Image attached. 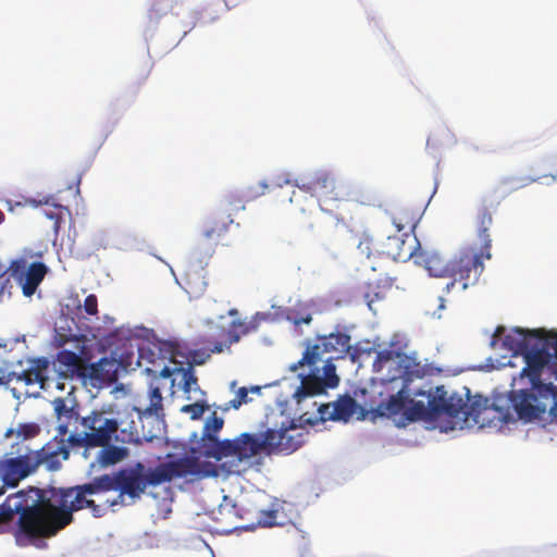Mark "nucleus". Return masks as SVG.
Here are the masks:
<instances>
[{"label":"nucleus","mask_w":557,"mask_h":557,"mask_svg":"<svg viewBox=\"0 0 557 557\" xmlns=\"http://www.w3.org/2000/svg\"><path fill=\"white\" fill-rule=\"evenodd\" d=\"M505 331L506 329L503 325L496 327L491 341V346L493 348L496 347L497 343L503 339V337L505 336Z\"/></svg>","instance_id":"obj_46"},{"label":"nucleus","mask_w":557,"mask_h":557,"mask_svg":"<svg viewBox=\"0 0 557 557\" xmlns=\"http://www.w3.org/2000/svg\"><path fill=\"white\" fill-rule=\"evenodd\" d=\"M208 409L209 406L206 404V401H196L194 404L183 406L181 411L188 414L191 420H198Z\"/></svg>","instance_id":"obj_41"},{"label":"nucleus","mask_w":557,"mask_h":557,"mask_svg":"<svg viewBox=\"0 0 557 557\" xmlns=\"http://www.w3.org/2000/svg\"><path fill=\"white\" fill-rule=\"evenodd\" d=\"M493 223V216L490 209L485 206L479 209L476 216V233L478 237L482 240L481 247L484 248L485 260L492 258V239L488 230Z\"/></svg>","instance_id":"obj_24"},{"label":"nucleus","mask_w":557,"mask_h":557,"mask_svg":"<svg viewBox=\"0 0 557 557\" xmlns=\"http://www.w3.org/2000/svg\"><path fill=\"white\" fill-rule=\"evenodd\" d=\"M228 314H230V315H235V314H237V310H236V309H231V310L228 311Z\"/></svg>","instance_id":"obj_55"},{"label":"nucleus","mask_w":557,"mask_h":557,"mask_svg":"<svg viewBox=\"0 0 557 557\" xmlns=\"http://www.w3.org/2000/svg\"><path fill=\"white\" fill-rule=\"evenodd\" d=\"M318 343L313 345H307L302 358L294 366L292 370H297L298 367L308 366L309 368H315L317 363L322 360L324 354H330V359H344L350 351V336L345 332H333L329 335L318 336Z\"/></svg>","instance_id":"obj_9"},{"label":"nucleus","mask_w":557,"mask_h":557,"mask_svg":"<svg viewBox=\"0 0 557 557\" xmlns=\"http://www.w3.org/2000/svg\"><path fill=\"white\" fill-rule=\"evenodd\" d=\"M417 395H426L428 404L425 405L421 400L414 401L409 398L408 403H410L411 406L405 411L408 420L416 421L422 419L434 420L441 417L448 418V411L451 410V407L447 406L448 392L443 385L437 386L433 392H419Z\"/></svg>","instance_id":"obj_13"},{"label":"nucleus","mask_w":557,"mask_h":557,"mask_svg":"<svg viewBox=\"0 0 557 557\" xmlns=\"http://www.w3.org/2000/svg\"><path fill=\"white\" fill-rule=\"evenodd\" d=\"M86 484L87 491L91 492L94 495L109 491H117V473L115 475L102 474L100 476H96L92 481Z\"/></svg>","instance_id":"obj_31"},{"label":"nucleus","mask_w":557,"mask_h":557,"mask_svg":"<svg viewBox=\"0 0 557 557\" xmlns=\"http://www.w3.org/2000/svg\"><path fill=\"white\" fill-rule=\"evenodd\" d=\"M409 395L405 388L399 389L396 394L391 395L387 401L381 403L376 409L379 416L392 417L399 414L406 408Z\"/></svg>","instance_id":"obj_28"},{"label":"nucleus","mask_w":557,"mask_h":557,"mask_svg":"<svg viewBox=\"0 0 557 557\" xmlns=\"http://www.w3.org/2000/svg\"><path fill=\"white\" fill-rule=\"evenodd\" d=\"M539 345L523 354L525 366L520 380L528 381L529 388L512 392L510 403L519 419L531 421L545 412L557 419V369L552 359H557V333L545 330L530 332Z\"/></svg>","instance_id":"obj_2"},{"label":"nucleus","mask_w":557,"mask_h":557,"mask_svg":"<svg viewBox=\"0 0 557 557\" xmlns=\"http://www.w3.org/2000/svg\"><path fill=\"white\" fill-rule=\"evenodd\" d=\"M186 290L191 295H200L207 286L203 276H200L197 271H188L186 273Z\"/></svg>","instance_id":"obj_37"},{"label":"nucleus","mask_w":557,"mask_h":557,"mask_svg":"<svg viewBox=\"0 0 557 557\" xmlns=\"http://www.w3.org/2000/svg\"><path fill=\"white\" fill-rule=\"evenodd\" d=\"M267 187H268V186H267L265 184H262V191H261V194H263V193H264V189H265Z\"/></svg>","instance_id":"obj_58"},{"label":"nucleus","mask_w":557,"mask_h":557,"mask_svg":"<svg viewBox=\"0 0 557 557\" xmlns=\"http://www.w3.org/2000/svg\"><path fill=\"white\" fill-rule=\"evenodd\" d=\"M157 346L159 349V355L162 359H166L173 363L183 364V361L177 360V357L181 355L180 345L177 343L163 341L159 342Z\"/></svg>","instance_id":"obj_36"},{"label":"nucleus","mask_w":557,"mask_h":557,"mask_svg":"<svg viewBox=\"0 0 557 557\" xmlns=\"http://www.w3.org/2000/svg\"><path fill=\"white\" fill-rule=\"evenodd\" d=\"M28 368L16 374V380L26 385L38 384L45 388L49 381L50 360L47 357H36L28 360Z\"/></svg>","instance_id":"obj_18"},{"label":"nucleus","mask_w":557,"mask_h":557,"mask_svg":"<svg viewBox=\"0 0 557 557\" xmlns=\"http://www.w3.org/2000/svg\"><path fill=\"white\" fill-rule=\"evenodd\" d=\"M115 377V369L112 360L101 358L99 361L86 363L84 379L99 382H112Z\"/></svg>","instance_id":"obj_26"},{"label":"nucleus","mask_w":557,"mask_h":557,"mask_svg":"<svg viewBox=\"0 0 557 557\" xmlns=\"http://www.w3.org/2000/svg\"><path fill=\"white\" fill-rule=\"evenodd\" d=\"M440 299H441V306H440V308H444V304H443V302H444V299H443V298H440Z\"/></svg>","instance_id":"obj_59"},{"label":"nucleus","mask_w":557,"mask_h":557,"mask_svg":"<svg viewBox=\"0 0 557 557\" xmlns=\"http://www.w3.org/2000/svg\"><path fill=\"white\" fill-rule=\"evenodd\" d=\"M292 320L295 325H300L302 323L309 324L311 322L312 318L310 314H306V315L294 317Z\"/></svg>","instance_id":"obj_47"},{"label":"nucleus","mask_w":557,"mask_h":557,"mask_svg":"<svg viewBox=\"0 0 557 557\" xmlns=\"http://www.w3.org/2000/svg\"><path fill=\"white\" fill-rule=\"evenodd\" d=\"M8 272L22 288L23 295L32 297L47 275L48 267L40 261L28 264L26 259L18 258L10 262Z\"/></svg>","instance_id":"obj_14"},{"label":"nucleus","mask_w":557,"mask_h":557,"mask_svg":"<svg viewBox=\"0 0 557 557\" xmlns=\"http://www.w3.org/2000/svg\"><path fill=\"white\" fill-rule=\"evenodd\" d=\"M299 190L315 197L320 205L330 201H339L348 196L346 186L326 171H317L310 175L295 181Z\"/></svg>","instance_id":"obj_12"},{"label":"nucleus","mask_w":557,"mask_h":557,"mask_svg":"<svg viewBox=\"0 0 557 557\" xmlns=\"http://www.w3.org/2000/svg\"><path fill=\"white\" fill-rule=\"evenodd\" d=\"M11 288L12 285L10 283V278L4 280L0 288V296H4L5 294L11 296Z\"/></svg>","instance_id":"obj_48"},{"label":"nucleus","mask_w":557,"mask_h":557,"mask_svg":"<svg viewBox=\"0 0 557 557\" xmlns=\"http://www.w3.org/2000/svg\"><path fill=\"white\" fill-rule=\"evenodd\" d=\"M84 311L89 315H96L98 313V298L96 295H88L83 305Z\"/></svg>","instance_id":"obj_45"},{"label":"nucleus","mask_w":557,"mask_h":557,"mask_svg":"<svg viewBox=\"0 0 557 557\" xmlns=\"http://www.w3.org/2000/svg\"><path fill=\"white\" fill-rule=\"evenodd\" d=\"M234 220L232 213H215L206 224L200 238L198 239L196 249L198 253H203L210 258L218 244L228 232V227Z\"/></svg>","instance_id":"obj_16"},{"label":"nucleus","mask_w":557,"mask_h":557,"mask_svg":"<svg viewBox=\"0 0 557 557\" xmlns=\"http://www.w3.org/2000/svg\"><path fill=\"white\" fill-rule=\"evenodd\" d=\"M47 492L29 486L9 495L2 504L4 519L18 515L14 536L21 546L52 537L51 500Z\"/></svg>","instance_id":"obj_3"},{"label":"nucleus","mask_w":557,"mask_h":557,"mask_svg":"<svg viewBox=\"0 0 557 557\" xmlns=\"http://www.w3.org/2000/svg\"><path fill=\"white\" fill-rule=\"evenodd\" d=\"M40 433V426L35 422L21 423L16 429H9L5 431L4 436L11 437L16 435L22 440H29L36 437Z\"/></svg>","instance_id":"obj_34"},{"label":"nucleus","mask_w":557,"mask_h":557,"mask_svg":"<svg viewBox=\"0 0 557 557\" xmlns=\"http://www.w3.org/2000/svg\"><path fill=\"white\" fill-rule=\"evenodd\" d=\"M413 261L416 264L424 267V269L432 276H436V277L449 276L450 261L447 262L436 251L422 250L420 248L417 250Z\"/></svg>","instance_id":"obj_21"},{"label":"nucleus","mask_w":557,"mask_h":557,"mask_svg":"<svg viewBox=\"0 0 557 557\" xmlns=\"http://www.w3.org/2000/svg\"><path fill=\"white\" fill-rule=\"evenodd\" d=\"M418 249H420V243L417 237L412 233L404 232L387 236L377 255L385 265L387 260L405 262L413 259Z\"/></svg>","instance_id":"obj_15"},{"label":"nucleus","mask_w":557,"mask_h":557,"mask_svg":"<svg viewBox=\"0 0 557 557\" xmlns=\"http://www.w3.org/2000/svg\"><path fill=\"white\" fill-rule=\"evenodd\" d=\"M333 359L327 358L325 361V364L323 367L324 370V377L322 381L326 384L327 387H335L337 386L339 379L336 375V368L332 362Z\"/></svg>","instance_id":"obj_42"},{"label":"nucleus","mask_w":557,"mask_h":557,"mask_svg":"<svg viewBox=\"0 0 557 557\" xmlns=\"http://www.w3.org/2000/svg\"><path fill=\"white\" fill-rule=\"evenodd\" d=\"M154 468L146 469L145 465L137 462L134 467L117 472V491L116 498L106 500V507L124 505V496H128L133 500L139 498L145 493L148 485L157 486L160 483H153L151 475Z\"/></svg>","instance_id":"obj_10"},{"label":"nucleus","mask_w":557,"mask_h":557,"mask_svg":"<svg viewBox=\"0 0 557 557\" xmlns=\"http://www.w3.org/2000/svg\"><path fill=\"white\" fill-rule=\"evenodd\" d=\"M376 272H379L376 275L368 277L366 281L364 298L370 308L372 302L383 299L393 286V278L387 275L382 262L379 263Z\"/></svg>","instance_id":"obj_20"},{"label":"nucleus","mask_w":557,"mask_h":557,"mask_svg":"<svg viewBox=\"0 0 557 557\" xmlns=\"http://www.w3.org/2000/svg\"><path fill=\"white\" fill-rule=\"evenodd\" d=\"M325 387L327 386L322 381L321 377H318L315 375H308L302 379L301 385L295 392L294 397L297 399L298 403H300L304 398L308 396L322 394Z\"/></svg>","instance_id":"obj_29"},{"label":"nucleus","mask_w":557,"mask_h":557,"mask_svg":"<svg viewBox=\"0 0 557 557\" xmlns=\"http://www.w3.org/2000/svg\"><path fill=\"white\" fill-rule=\"evenodd\" d=\"M197 454L190 450V455L159 463L151 475L152 482L163 484L177 479L199 481L219 476L222 472L220 465L202 461Z\"/></svg>","instance_id":"obj_7"},{"label":"nucleus","mask_w":557,"mask_h":557,"mask_svg":"<svg viewBox=\"0 0 557 557\" xmlns=\"http://www.w3.org/2000/svg\"><path fill=\"white\" fill-rule=\"evenodd\" d=\"M4 221V213L0 210V224Z\"/></svg>","instance_id":"obj_56"},{"label":"nucleus","mask_w":557,"mask_h":557,"mask_svg":"<svg viewBox=\"0 0 557 557\" xmlns=\"http://www.w3.org/2000/svg\"><path fill=\"white\" fill-rule=\"evenodd\" d=\"M42 213L46 218L51 220L53 222L52 228L55 234H58L61 224L64 221V216L66 213H69V210L66 207L55 203H48L46 202L45 207L42 208Z\"/></svg>","instance_id":"obj_33"},{"label":"nucleus","mask_w":557,"mask_h":557,"mask_svg":"<svg viewBox=\"0 0 557 557\" xmlns=\"http://www.w3.org/2000/svg\"><path fill=\"white\" fill-rule=\"evenodd\" d=\"M87 484L71 486L67 488H59L51 491V518H52V536L57 535L61 530L73 521V512L85 508H89L96 518L104 516L107 509L106 502L98 505L89 496L91 492L87 491Z\"/></svg>","instance_id":"obj_6"},{"label":"nucleus","mask_w":557,"mask_h":557,"mask_svg":"<svg viewBox=\"0 0 557 557\" xmlns=\"http://www.w3.org/2000/svg\"><path fill=\"white\" fill-rule=\"evenodd\" d=\"M358 408L357 401L349 395L338 397L337 400L319 406V414L322 421L347 422Z\"/></svg>","instance_id":"obj_17"},{"label":"nucleus","mask_w":557,"mask_h":557,"mask_svg":"<svg viewBox=\"0 0 557 557\" xmlns=\"http://www.w3.org/2000/svg\"><path fill=\"white\" fill-rule=\"evenodd\" d=\"M66 342H67V338H61V339L59 341V346L64 345Z\"/></svg>","instance_id":"obj_54"},{"label":"nucleus","mask_w":557,"mask_h":557,"mask_svg":"<svg viewBox=\"0 0 557 557\" xmlns=\"http://www.w3.org/2000/svg\"><path fill=\"white\" fill-rule=\"evenodd\" d=\"M447 406L451 407L448 411V418L454 420L455 423H469L484 425L485 421L497 419L503 423H508L512 420L509 409L504 410L498 406H488L487 399H474L470 401L469 395L463 399L461 395L456 392L448 393Z\"/></svg>","instance_id":"obj_8"},{"label":"nucleus","mask_w":557,"mask_h":557,"mask_svg":"<svg viewBox=\"0 0 557 557\" xmlns=\"http://www.w3.org/2000/svg\"><path fill=\"white\" fill-rule=\"evenodd\" d=\"M258 329L257 321H250L249 323L243 321H233L230 331V342L237 343L243 335L253 332Z\"/></svg>","instance_id":"obj_35"},{"label":"nucleus","mask_w":557,"mask_h":557,"mask_svg":"<svg viewBox=\"0 0 557 557\" xmlns=\"http://www.w3.org/2000/svg\"><path fill=\"white\" fill-rule=\"evenodd\" d=\"M163 398L159 387H150L149 406L145 409L148 416H159L163 411Z\"/></svg>","instance_id":"obj_38"},{"label":"nucleus","mask_w":557,"mask_h":557,"mask_svg":"<svg viewBox=\"0 0 557 557\" xmlns=\"http://www.w3.org/2000/svg\"><path fill=\"white\" fill-rule=\"evenodd\" d=\"M248 400V389L246 387H240L236 392L235 397L225 404V406L220 407V409L223 411H226L230 408L238 409L243 404H247Z\"/></svg>","instance_id":"obj_43"},{"label":"nucleus","mask_w":557,"mask_h":557,"mask_svg":"<svg viewBox=\"0 0 557 557\" xmlns=\"http://www.w3.org/2000/svg\"><path fill=\"white\" fill-rule=\"evenodd\" d=\"M223 351V344L221 342L212 343V346L194 349L188 352L187 363L193 367L194 364H203L211 354H220Z\"/></svg>","instance_id":"obj_30"},{"label":"nucleus","mask_w":557,"mask_h":557,"mask_svg":"<svg viewBox=\"0 0 557 557\" xmlns=\"http://www.w3.org/2000/svg\"><path fill=\"white\" fill-rule=\"evenodd\" d=\"M245 209V203L242 197L235 194H227L221 202V213L237 212Z\"/></svg>","instance_id":"obj_40"},{"label":"nucleus","mask_w":557,"mask_h":557,"mask_svg":"<svg viewBox=\"0 0 557 557\" xmlns=\"http://www.w3.org/2000/svg\"><path fill=\"white\" fill-rule=\"evenodd\" d=\"M54 414L59 422V435L65 436L69 433V428L73 422H81L78 412L73 405H69L67 400L61 397L52 401Z\"/></svg>","instance_id":"obj_22"},{"label":"nucleus","mask_w":557,"mask_h":557,"mask_svg":"<svg viewBox=\"0 0 557 557\" xmlns=\"http://www.w3.org/2000/svg\"><path fill=\"white\" fill-rule=\"evenodd\" d=\"M357 250L360 256L364 257L361 263L363 271L376 272L379 263L381 262L377 251H380L381 248L379 249L374 245L373 238L368 234H363L357 246ZM382 263L384 264V261H382Z\"/></svg>","instance_id":"obj_23"},{"label":"nucleus","mask_w":557,"mask_h":557,"mask_svg":"<svg viewBox=\"0 0 557 557\" xmlns=\"http://www.w3.org/2000/svg\"><path fill=\"white\" fill-rule=\"evenodd\" d=\"M171 370L169 367L164 366L161 370H160V375L162 377H169L171 375Z\"/></svg>","instance_id":"obj_50"},{"label":"nucleus","mask_w":557,"mask_h":557,"mask_svg":"<svg viewBox=\"0 0 557 557\" xmlns=\"http://www.w3.org/2000/svg\"><path fill=\"white\" fill-rule=\"evenodd\" d=\"M9 522L8 519H4V509H2V505L0 506V523Z\"/></svg>","instance_id":"obj_51"},{"label":"nucleus","mask_w":557,"mask_h":557,"mask_svg":"<svg viewBox=\"0 0 557 557\" xmlns=\"http://www.w3.org/2000/svg\"><path fill=\"white\" fill-rule=\"evenodd\" d=\"M530 332L519 327L513 329L511 334L503 337V348L511 351L513 355L520 354L523 357V354L532 348L529 347L528 339L529 337H534V335Z\"/></svg>","instance_id":"obj_25"},{"label":"nucleus","mask_w":557,"mask_h":557,"mask_svg":"<svg viewBox=\"0 0 557 557\" xmlns=\"http://www.w3.org/2000/svg\"><path fill=\"white\" fill-rule=\"evenodd\" d=\"M400 354L398 351L392 349H383L377 352L376 358L374 360V367H379L382 369L387 362L399 358Z\"/></svg>","instance_id":"obj_44"},{"label":"nucleus","mask_w":557,"mask_h":557,"mask_svg":"<svg viewBox=\"0 0 557 557\" xmlns=\"http://www.w3.org/2000/svg\"><path fill=\"white\" fill-rule=\"evenodd\" d=\"M265 516H267V519L263 520V524L269 525V527L273 525L274 524L273 520L275 518V511H273V510L267 511Z\"/></svg>","instance_id":"obj_49"},{"label":"nucleus","mask_w":557,"mask_h":557,"mask_svg":"<svg viewBox=\"0 0 557 557\" xmlns=\"http://www.w3.org/2000/svg\"><path fill=\"white\" fill-rule=\"evenodd\" d=\"M224 425V420L212 412L207 419L200 440L193 453L213 458L220 463L221 471L226 475L244 473L251 458L260 455H289L305 443L306 432L293 421L284 419L277 422L272 416H267L258 432H244L230 440H220L218 434Z\"/></svg>","instance_id":"obj_1"},{"label":"nucleus","mask_w":557,"mask_h":557,"mask_svg":"<svg viewBox=\"0 0 557 557\" xmlns=\"http://www.w3.org/2000/svg\"><path fill=\"white\" fill-rule=\"evenodd\" d=\"M180 372L182 373V389L184 393L189 394L193 389L199 391L198 379L193 367L181 368Z\"/></svg>","instance_id":"obj_39"},{"label":"nucleus","mask_w":557,"mask_h":557,"mask_svg":"<svg viewBox=\"0 0 557 557\" xmlns=\"http://www.w3.org/2000/svg\"><path fill=\"white\" fill-rule=\"evenodd\" d=\"M55 361L59 364V373L61 377L72 379L79 377L84 379L86 361L76 352L67 349L58 351Z\"/></svg>","instance_id":"obj_19"},{"label":"nucleus","mask_w":557,"mask_h":557,"mask_svg":"<svg viewBox=\"0 0 557 557\" xmlns=\"http://www.w3.org/2000/svg\"><path fill=\"white\" fill-rule=\"evenodd\" d=\"M8 272V268L0 261V277Z\"/></svg>","instance_id":"obj_52"},{"label":"nucleus","mask_w":557,"mask_h":557,"mask_svg":"<svg viewBox=\"0 0 557 557\" xmlns=\"http://www.w3.org/2000/svg\"><path fill=\"white\" fill-rule=\"evenodd\" d=\"M79 423L82 430L75 429L67 436V442L73 447H107L113 441L128 444L140 442L137 431L121 430L119 435V421L114 418H109L106 412L100 410H92L86 417L81 418Z\"/></svg>","instance_id":"obj_5"},{"label":"nucleus","mask_w":557,"mask_h":557,"mask_svg":"<svg viewBox=\"0 0 557 557\" xmlns=\"http://www.w3.org/2000/svg\"><path fill=\"white\" fill-rule=\"evenodd\" d=\"M543 177H549L552 183H555L557 181V174L544 175Z\"/></svg>","instance_id":"obj_53"},{"label":"nucleus","mask_w":557,"mask_h":557,"mask_svg":"<svg viewBox=\"0 0 557 557\" xmlns=\"http://www.w3.org/2000/svg\"><path fill=\"white\" fill-rule=\"evenodd\" d=\"M484 248L482 247L479 252L472 247L461 249L450 260L449 276L453 277V281L446 285V288L449 289L456 283L461 285V289L475 284L484 270Z\"/></svg>","instance_id":"obj_11"},{"label":"nucleus","mask_w":557,"mask_h":557,"mask_svg":"<svg viewBox=\"0 0 557 557\" xmlns=\"http://www.w3.org/2000/svg\"><path fill=\"white\" fill-rule=\"evenodd\" d=\"M391 214L392 221L399 233L407 231L411 233L419 220L418 211L404 205L395 207Z\"/></svg>","instance_id":"obj_27"},{"label":"nucleus","mask_w":557,"mask_h":557,"mask_svg":"<svg viewBox=\"0 0 557 557\" xmlns=\"http://www.w3.org/2000/svg\"><path fill=\"white\" fill-rule=\"evenodd\" d=\"M4 493L3 487H0V495Z\"/></svg>","instance_id":"obj_60"},{"label":"nucleus","mask_w":557,"mask_h":557,"mask_svg":"<svg viewBox=\"0 0 557 557\" xmlns=\"http://www.w3.org/2000/svg\"><path fill=\"white\" fill-rule=\"evenodd\" d=\"M253 392L258 393L260 391V387L256 386L252 388Z\"/></svg>","instance_id":"obj_57"},{"label":"nucleus","mask_w":557,"mask_h":557,"mask_svg":"<svg viewBox=\"0 0 557 557\" xmlns=\"http://www.w3.org/2000/svg\"><path fill=\"white\" fill-rule=\"evenodd\" d=\"M101 448L102 449L98 453L97 456V460L101 466L115 465L126 456V450L124 448L113 446L111 444Z\"/></svg>","instance_id":"obj_32"},{"label":"nucleus","mask_w":557,"mask_h":557,"mask_svg":"<svg viewBox=\"0 0 557 557\" xmlns=\"http://www.w3.org/2000/svg\"><path fill=\"white\" fill-rule=\"evenodd\" d=\"M11 454L0 459V480L3 486L16 487L21 481L35 473L41 465L50 471L60 469L59 457L66 460L70 450L63 441L54 445L48 443L40 449H30L28 446L14 444Z\"/></svg>","instance_id":"obj_4"}]
</instances>
